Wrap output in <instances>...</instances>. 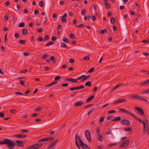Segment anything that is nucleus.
Listing matches in <instances>:
<instances>
[{"mask_svg":"<svg viewBox=\"0 0 149 149\" xmlns=\"http://www.w3.org/2000/svg\"><path fill=\"white\" fill-rule=\"evenodd\" d=\"M138 95H132L130 97L134 99H137Z\"/></svg>","mask_w":149,"mask_h":149,"instance_id":"obj_54","label":"nucleus"},{"mask_svg":"<svg viewBox=\"0 0 149 149\" xmlns=\"http://www.w3.org/2000/svg\"><path fill=\"white\" fill-rule=\"evenodd\" d=\"M130 142V140L127 139L124 141L120 146L121 148H125L128 145Z\"/></svg>","mask_w":149,"mask_h":149,"instance_id":"obj_10","label":"nucleus"},{"mask_svg":"<svg viewBox=\"0 0 149 149\" xmlns=\"http://www.w3.org/2000/svg\"><path fill=\"white\" fill-rule=\"evenodd\" d=\"M19 84L21 85L24 86L25 85L24 81H23L22 80H20V81Z\"/></svg>","mask_w":149,"mask_h":149,"instance_id":"obj_38","label":"nucleus"},{"mask_svg":"<svg viewBox=\"0 0 149 149\" xmlns=\"http://www.w3.org/2000/svg\"><path fill=\"white\" fill-rule=\"evenodd\" d=\"M61 76H57L55 77V78L54 79L55 80H59L61 78Z\"/></svg>","mask_w":149,"mask_h":149,"instance_id":"obj_57","label":"nucleus"},{"mask_svg":"<svg viewBox=\"0 0 149 149\" xmlns=\"http://www.w3.org/2000/svg\"><path fill=\"white\" fill-rule=\"evenodd\" d=\"M70 37L71 38L73 39L74 37V36L73 34L71 33L70 34Z\"/></svg>","mask_w":149,"mask_h":149,"instance_id":"obj_60","label":"nucleus"},{"mask_svg":"<svg viewBox=\"0 0 149 149\" xmlns=\"http://www.w3.org/2000/svg\"><path fill=\"white\" fill-rule=\"evenodd\" d=\"M94 95H92L90 97H89L86 100V102H88L90 101V100H92L94 97Z\"/></svg>","mask_w":149,"mask_h":149,"instance_id":"obj_23","label":"nucleus"},{"mask_svg":"<svg viewBox=\"0 0 149 149\" xmlns=\"http://www.w3.org/2000/svg\"><path fill=\"white\" fill-rule=\"evenodd\" d=\"M15 94H17L20 95H25L23 94L22 93L20 92H16L15 93Z\"/></svg>","mask_w":149,"mask_h":149,"instance_id":"obj_51","label":"nucleus"},{"mask_svg":"<svg viewBox=\"0 0 149 149\" xmlns=\"http://www.w3.org/2000/svg\"><path fill=\"white\" fill-rule=\"evenodd\" d=\"M137 120H138L140 123H142L143 124V134H145L147 132V135H149V127L148 124H147L148 121L147 120L143 121L140 118H138Z\"/></svg>","mask_w":149,"mask_h":149,"instance_id":"obj_2","label":"nucleus"},{"mask_svg":"<svg viewBox=\"0 0 149 149\" xmlns=\"http://www.w3.org/2000/svg\"><path fill=\"white\" fill-rule=\"evenodd\" d=\"M16 145H17L18 146L24 147V144L23 142L20 140H17L16 141Z\"/></svg>","mask_w":149,"mask_h":149,"instance_id":"obj_11","label":"nucleus"},{"mask_svg":"<svg viewBox=\"0 0 149 149\" xmlns=\"http://www.w3.org/2000/svg\"><path fill=\"white\" fill-rule=\"evenodd\" d=\"M78 140L80 142V145L81 147L84 149H90L88 145L84 143L82 140L81 139L80 136H79L78 137Z\"/></svg>","mask_w":149,"mask_h":149,"instance_id":"obj_3","label":"nucleus"},{"mask_svg":"<svg viewBox=\"0 0 149 149\" xmlns=\"http://www.w3.org/2000/svg\"><path fill=\"white\" fill-rule=\"evenodd\" d=\"M0 144L2 145H6L8 147L9 149H13L14 147L16 145L15 142L8 139H4L3 141H0Z\"/></svg>","mask_w":149,"mask_h":149,"instance_id":"obj_1","label":"nucleus"},{"mask_svg":"<svg viewBox=\"0 0 149 149\" xmlns=\"http://www.w3.org/2000/svg\"><path fill=\"white\" fill-rule=\"evenodd\" d=\"M97 138L98 140L100 142H102L103 140L102 136L100 134H97Z\"/></svg>","mask_w":149,"mask_h":149,"instance_id":"obj_18","label":"nucleus"},{"mask_svg":"<svg viewBox=\"0 0 149 149\" xmlns=\"http://www.w3.org/2000/svg\"><path fill=\"white\" fill-rule=\"evenodd\" d=\"M47 139H46V138H43V139H39V142H42V141H47Z\"/></svg>","mask_w":149,"mask_h":149,"instance_id":"obj_36","label":"nucleus"},{"mask_svg":"<svg viewBox=\"0 0 149 149\" xmlns=\"http://www.w3.org/2000/svg\"><path fill=\"white\" fill-rule=\"evenodd\" d=\"M22 135H22L21 134H17L15 135L14 136L15 137L17 138L20 139L22 138Z\"/></svg>","mask_w":149,"mask_h":149,"instance_id":"obj_22","label":"nucleus"},{"mask_svg":"<svg viewBox=\"0 0 149 149\" xmlns=\"http://www.w3.org/2000/svg\"><path fill=\"white\" fill-rule=\"evenodd\" d=\"M45 138H46V139H47V141L48 140L53 141L54 139L53 137H46Z\"/></svg>","mask_w":149,"mask_h":149,"instance_id":"obj_42","label":"nucleus"},{"mask_svg":"<svg viewBox=\"0 0 149 149\" xmlns=\"http://www.w3.org/2000/svg\"><path fill=\"white\" fill-rule=\"evenodd\" d=\"M17 111L15 109H12L10 110V112L12 113H16Z\"/></svg>","mask_w":149,"mask_h":149,"instance_id":"obj_53","label":"nucleus"},{"mask_svg":"<svg viewBox=\"0 0 149 149\" xmlns=\"http://www.w3.org/2000/svg\"><path fill=\"white\" fill-rule=\"evenodd\" d=\"M42 109V108L41 107H39L36 108L35 110L36 111H38L40 110H41Z\"/></svg>","mask_w":149,"mask_h":149,"instance_id":"obj_61","label":"nucleus"},{"mask_svg":"<svg viewBox=\"0 0 149 149\" xmlns=\"http://www.w3.org/2000/svg\"><path fill=\"white\" fill-rule=\"evenodd\" d=\"M86 12V9H84L81 11V13L82 15H84Z\"/></svg>","mask_w":149,"mask_h":149,"instance_id":"obj_49","label":"nucleus"},{"mask_svg":"<svg viewBox=\"0 0 149 149\" xmlns=\"http://www.w3.org/2000/svg\"><path fill=\"white\" fill-rule=\"evenodd\" d=\"M140 85L141 86H144L146 85H148L147 82L146 80L144 81L143 82H141L140 84Z\"/></svg>","mask_w":149,"mask_h":149,"instance_id":"obj_20","label":"nucleus"},{"mask_svg":"<svg viewBox=\"0 0 149 149\" xmlns=\"http://www.w3.org/2000/svg\"><path fill=\"white\" fill-rule=\"evenodd\" d=\"M121 118L120 117V116H118V117H116L113 119H112V121H118V120H121Z\"/></svg>","mask_w":149,"mask_h":149,"instance_id":"obj_24","label":"nucleus"},{"mask_svg":"<svg viewBox=\"0 0 149 149\" xmlns=\"http://www.w3.org/2000/svg\"><path fill=\"white\" fill-rule=\"evenodd\" d=\"M104 117L102 116L100 118V120H99V123L102 122L104 121Z\"/></svg>","mask_w":149,"mask_h":149,"instance_id":"obj_37","label":"nucleus"},{"mask_svg":"<svg viewBox=\"0 0 149 149\" xmlns=\"http://www.w3.org/2000/svg\"><path fill=\"white\" fill-rule=\"evenodd\" d=\"M113 116H108L107 117V120H110L111 119H113Z\"/></svg>","mask_w":149,"mask_h":149,"instance_id":"obj_46","label":"nucleus"},{"mask_svg":"<svg viewBox=\"0 0 149 149\" xmlns=\"http://www.w3.org/2000/svg\"><path fill=\"white\" fill-rule=\"evenodd\" d=\"M107 30L106 29H104L103 30H100V34H103L104 33L107 32Z\"/></svg>","mask_w":149,"mask_h":149,"instance_id":"obj_34","label":"nucleus"},{"mask_svg":"<svg viewBox=\"0 0 149 149\" xmlns=\"http://www.w3.org/2000/svg\"><path fill=\"white\" fill-rule=\"evenodd\" d=\"M86 75L85 74H84L79 77L77 78V80H79L85 77H86Z\"/></svg>","mask_w":149,"mask_h":149,"instance_id":"obj_44","label":"nucleus"},{"mask_svg":"<svg viewBox=\"0 0 149 149\" xmlns=\"http://www.w3.org/2000/svg\"><path fill=\"white\" fill-rule=\"evenodd\" d=\"M123 83H120V84H119L118 85H116L114 87V88H113V89L112 90V91H113V90H115V89H116V88H118V87H119V86H122V85H123Z\"/></svg>","mask_w":149,"mask_h":149,"instance_id":"obj_25","label":"nucleus"},{"mask_svg":"<svg viewBox=\"0 0 149 149\" xmlns=\"http://www.w3.org/2000/svg\"><path fill=\"white\" fill-rule=\"evenodd\" d=\"M96 132L97 133V134H100V128L99 127H98L97 129Z\"/></svg>","mask_w":149,"mask_h":149,"instance_id":"obj_59","label":"nucleus"},{"mask_svg":"<svg viewBox=\"0 0 149 149\" xmlns=\"http://www.w3.org/2000/svg\"><path fill=\"white\" fill-rule=\"evenodd\" d=\"M127 101V100L125 99H119L117 101H114L113 102L115 104L120 103L123 102H126Z\"/></svg>","mask_w":149,"mask_h":149,"instance_id":"obj_12","label":"nucleus"},{"mask_svg":"<svg viewBox=\"0 0 149 149\" xmlns=\"http://www.w3.org/2000/svg\"><path fill=\"white\" fill-rule=\"evenodd\" d=\"M25 24L24 22L20 23L18 24V26L19 27H24L25 26Z\"/></svg>","mask_w":149,"mask_h":149,"instance_id":"obj_30","label":"nucleus"},{"mask_svg":"<svg viewBox=\"0 0 149 149\" xmlns=\"http://www.w3.org/2000/svg\"><path fill=\"white\" fill-rule=\"evenodd\" d=\"M84 103L82 102H78L75 103L74 106L76 107L78 106H80L82 105Z\"/></svg>","mask_w":149,"mask_h":149,"instance_id":"obj_19","label":"nucleus"},{"mask_svg":"<svg viewBox=\"0 0 149 149\" xmlns=\"http://www.w3.org/2000/svg\"><path fill=\"white\" fill-rule=\"evenodd\" d=\"M95 68H91L90 69H89L87 72V73H90L92 72L94 70Z\"/></svg>","mask_w":149,"mask_h":149,"instance_id":"obj_35","label":"nucleus"},{"mask_svg":"<svg viewBox=\"0 0 149 149\" xmlns=\"http://www.w3.org/2000/svg\"><path fill=\"white\" fill-rule=\"evenodd\" d=\"M54 44V42H52V41H50L47 44H46L45 45V46L46 47H47V46L51 45Z\"/></svg>","mask_w":149,"mask_h":149,"instance_id":"obj_32","label":"nucleus"},{"mask_svg":"<svg viewBox=\"0 0 149 149\" xmlns=\"http://www.w3.org/2000/svg\"><path fill=\"white\" fill-rule=\"evenodd\" d=\"M54 146H52L51 145H50L48 147L47 149H54Z\"/></svg>","mask_w":149,"mask_h":149,"instance_id":"obj_62","label":"nucleus"},{"mask_svg":"<svg viewBox=\"0 0 149 149\" xmlns=\"http://www.w3.org/2000/svg\"><path fill=\"white\" fill-rule=\"evenodd\" d=\"M39 6L40 7H43V5H44L43 2L42 1H40L39 2Z\"/></svg>","mask_w":149,"mask_h":149,"instance_id":"obj_40","label":"nucleus"},{"mask_svg":"<svg viewBox=\"0 0 149 149\" xmlns=\"http://www.w3.org/2000/svg\"><path fill=\"white\" fill-rule=\"evenodd\" d=\"M135 109L139 111V114L141 115H143L144 114V112L142 109H140L138 107H135Z\"/></svg>","mask_w":149,"mask_h":149,"instance_id":"obj_15","label":"nucleus"},{"mask_svg":"<svg viewBox=\"0 0 149 149\" xmlns=\"http://www.w3.org/2000/svg\"><path fill=\"white\" fill-rule=\"evenodd\" d=\"M7 34L6 33L5 34V37H4V43L6 45V42L7 40Z\"/></svg>","mask_w":149,"mask_h":149,"instance_id":"obj_41","label":"nucleus"},{"mask_svg":"<svg viewBox=\"0 0 149 149\" xmlns=\"http://www.w3.org/2000/svg\"><path fill=\"white\" fill-rule=\"evenodd\" d=\"M142 42L143 43H149V39L148 40H144L142 41Z\"/></svg>","mask_w":149,"mask_h":149,"instance_id":"obj_52","label":"nucleus"},{"mask_svg":"<svg viewBox=\"0 0 149 149\" xmlns=\"http://www.w3.org/2000/svg\"><path fill=\"white\" fill-rule=\"evenodd\" d=\"M42 143H37L29 147L27 149H37L42 146Z\"/></svg>","mask_w":149,"mask_h":149,"instance_id":"obj_5","label":"nucleus"},{"mask_svg":"<svg viewBox=\"0 0 149 149\" xmlns=\"http://www.w3.org/2000/svg\"><path fill=\"white\" fill-rule=\"evenodd\" d=\"M42 143H37L29 147L27 149H37L42 146Z\"/></svg>","mask_w":149,"mask_h":149,"instance_id":"obj_4","label":"nucleus"},{"mask_svg":"<svg viewBox=\"0 0 149 149\" xmlns=\"http://www.w3.org/2000/svg\"><path fill=\"white\" fill-rule=\"evenodd\" d=\"M66 80L67 81H70L72 83H76L77 82V79H74L72 78H70L66 79Z\"/></svg>","mask_w":149,"mask_h":149,"instance_id":"obj_17","label":"nucleus"},{"mask_svg":"<svg viewBox=\"0 0 149 149\" xmlns=\"http://www.w3.org/2000/svg\"><path fill=\"white\" fill-rule=\"evenodd\" d=\"M61 46L63 47H67V46L66 45V44L65 43H62L61 44Z\"/></svg>","mask_w":149,"mask_h":149,"instance_id":"obj_50","label":"nucleus"},{"mask_svg":"<svg viewBox=\"0 0 149 149\" xmlns=\"http://www.w3.org/2000/svg\"><path fill=\"white\" fill-rule=\"evenodd\" d=\"M113 134L115 137L118 138L119 137L120 132L119 131L114 130L113 131Z\"/></svg>","mask_w":149,"mask_h":149,"instance_id":"obj_16","label":"nucleus"},{"mask_svg":"<svg viewBox=\"0 0 149 149\" xmlns=\"http://www.w3.org/2000/svg\"><path fill=\"white\" fill-rule=\"evenodd\" d=\"M84 59L85 60L88 61L90 59V58L89 56H87L84 57Z\"/></svg>","mask_w":149,"mask_h":149,"instance_id":"obj_64","label":"nucleus"},{"mask_svg":"<svg viewBox=\"0 0 149 149\" xmlns=\"http://www.w3.org/2000/svg\"><path fill=\"white\" fill-rule=\"evenodd\" d=\"M118 110L119 111H122L123 113H124L126 111V110H125L124 109H123L122 108H119L118 109Z\"/></svg>","mask_w":149,"mask_h":149,"instance_id":"obj_48","label":"nucleus"},{"mask_svg":"<svg viewBox=\"0 0 149 149\" xmlns=\"http://www.w3.org/2000/svg\"><path fill=\"white\" fill-rule=\"evenodd\" d=\"M90 77V75H88L86 77H85L82 80V81L83 82L84 80H85L89 78Z\"/></svg>","mask_w":149,"mask_h":149,"instance_id":"obj_43","label":"nucleus"},{"mask_svg":"<svg viewBox=\"0 0 149 149\" xmlns=\"http://www.w3.org/2000/svg\"><path fill=\"white\" fill-rule=\"evenodd\" d=\"M85 136L87 140L89 142L91 141V133L89 130H86L85 132Z\"/></svg>","mask_w":149,"mask_h":149,"instance_id":"obj_8","label":"nucleus"},{"mask_svg":"<svg viewBox=\"0 0 149 149\" xmlns=\"http://www.w3.org/2000/svg\"><path fill=\"white\" fill-rule=\"evenodd\" d=\"M104 5L106 6L107 9H109L110 8V5L108 3H105Z\"/></svg>","mask_w":149,"mask_h":149,"instance_id":"obj_63","label":"nucleus"},{"mask_svg":"<svg viewBox=\"0 0 149 149\" xmlns=\"http://www.w3.org/2000/svg\"><path fill=\"white\" fill-rule=\"evenodd\" d=\"M27 71V70L26 69H24L20 71V73H25Z\"/></svg>","mask_w":149,"mask_h":149,"instance_id":"obj_58","label":"nucleus"},{"mask_svg":"<svg viewBox=\"0 0 149 149\" xmlns=\"http://www.w3.org/2000/svg\"><path fill=\"white\" fill-rule=\"evenodd\" d=\"M91 81H88L86 82L85 84V86H91Z\"/></svg>","mask_w":149,"mask_h":149,"instance_id":"obj_29","label":"nucleus"},{"mask_svg":"<svg viewBox=\"0 0 149 149\" xmlns=\"http://www.w3.org/2000/svg\"><path fill=\"white\" fill-rule=\"evenodd\" d=\"M95 108L94 107L91 110L89 111L88 113V116H89L90 114H91L94 111H95Z\"/></svg>","mask_w":149,"mask_h":149,"instance_id":"obj_28","label":"nucleus"},{"mask_svg":"<svg viewBox=\"0 0 149 149\" xmlns=\"http://www.w3.org/2000/svg\"><path fill=\"white\" fill-rule=\"evenodd\" d=\"M111 22L112 23H114L115 21V19L113 17H112L111 19Z\"/></svg>","mask_w":149,"mask_h":149,"instance_id":"obj_55","label":"nucleus"},{"mask_svg":"<svg viewBox=\"0 0 149 149\" xmlns=\"http://www.w3.org/2000/svg\"><path fill=\"white\" fill-rule=\"evenodd\" d=\"M42 143H37L29 147L27 149H37L42 146Z\"/></svg>","mask_w":149,"mask_h":149,"instance_id":"obj_7","label":"nucleus"},{"mask_svg":"<svg viewBox=\"0 0 149 149\" xmlns=\"http://www.w3.org/2000/svg\"><path fill=\"white\" fill-rule=\"evenodd\" d=\"M37 40L39 41H42L43 40V39L42 37H40L37 39Z\"/></svg>","mask_w":149,"mask_h":149,"instance_id":"obj_56","label":"nucleus"},{"mask_svg":"<svg viewBox=\"0 0 149 149\" xmlns=\"http://www.w3.org/2000/svg\"><path fill=\"white\" fill-rule=\"evenodd\" d=\"M58 139H55L50 145L55 147V145L58 142Z\"/></svg>","mask_w":149,"mask_h":149,"instance_id":"obj_21","label":"nucleus"},{"mask_svg":"<svg viewBox=\"0 0 149 149\" xmlns=\"http://www.w3.org/2000/svg\"><path fill=\"white\" fill-rule=\"evenodd\" d=\"M79 136L78 135V134H76L75 135V144L77 146L78 148L79 149H80L79 145L78 143V137Z\"/></svg>","mask_w":149,"mask_h":149,"instance_id":"obj_13","label":"nucleus"},{"mask_svg":"<svg viewBox=\"0 0 149 149\" xmlns=\"http://www.w3.org/2000/svg\"><path fill=\"white\" fill-rule=\"evenodd\" d=\"M121 123L123 125H126L127 126H130V121L125 119H122Z\"/></svg>","mask_w":149,"mask_h":149,"instance_id":"obj_9","label":"nucleus"},{"mask_svg":"<svg viewBox=\"0 0 149 149\" xmlns=\"http://www.w3.org/2000/svg\"><path fill=\"white\" fill-rule=\"evenodd\" d=\"M42 143H37L29 147L27 149H37L42 146Z\"/></svg>","mask_w":149,"mask_h":149,"instance_id":"obj_6","label":"nucleus"},{"mask_svg":"<svg viewBox=\"0 0 149 149\" xmlns=\"http://www.w3.org/2000/svg\"><path fill=\"white\" fill-rule=\"evenodd\" d=\"M22 34L24 35H26L27 33V31L26 29H24L22 30Z\"/></svg>","mask_w":149,"mask_h":149,"instance_id":"obj_31","label":"nucleus"},{"mask_svg":"<svg viewBox=\"0 0 149 149\" xmlns=\"http://www.w3.org/2000/svg\"><path fill=\"white\" fill-rule=\"evenodd\" d=\"M21 131L22 133H23L24 132H27V133H29V131L28 130H23L22 129L21 130Z\"/></svg>","mask_w":149,"mask_h":149,"instance_id":"obj_39","label":"nucleus"},{"mask_svg":"<svg viewBox=\"0 0 149 149\" xmlns=\"http://www.w3.org/2000/svg\"><path fill=\"white\" fill-rule=\"evenodd\" d=\"M124 130L125 131L130 132L132 130V129L130 127L124 128Z\"/></svg>","mask_w":149,"mask_h":149,"instance_id":"obj_27","label":"nucleus"},{"mask_svg":"<svg viewBox=\"0 0 149 149\" xmlns=\"http://www.w3.org/2000/svg\"><path fill=\"white\" fill-rule=\"evenodd\" d=\"M19 42L21 44H24L26 43V41L24 40H19Z\"/></svg>","mask_w":149,"mask_h":149,"instance_id":"obj_45","label":"nucleus"},{"mask_svg":"<svg viewBox=\"0 0 149 149\" xmlns=\"http://www.w3.org/2000/svg\"><path fill=\"white\" fill-rule=\"evenodd\" d=\"M63 41L64 42H67L69 43V40L67 38H64L62 39Z\"/></svg>","mask_w":149,"mask_h":149,"instance_id":"obj_33","label":"nucleus"},{"mask_svg":"<svg viewBox=\"0 0 149 149\" xmlns=\"http://www.w3.org/2000/svg\"><path fill=\"white\" fill-rule=\"evenodd\" d=\"M116 112V111L114 110H111L109 111L108 113V114H111L112 113H113Z\"/></svg>","mask_w":149,"mask_h":149,"instance_id":"obj_47","label":"nucleus"},{"mask_svg":"<svg viewBox=\"0 0 149 149\" xmlns=\"http://www.w3.org/2000/svg\"><path fill=\"white\" fill-rule=\"evenodd\" d=\"M149 94V89H148L147 90L144 91L143 92H142L141 94Z\"/></svg>","mask_w":149,"mask_h":149,"instance_id":"obj_26","label":"nucleus"},{"mask_svg":"<svg viewBox=\"0 0 149 149\" xmlns=\"http://www.w3.org/2000/svg\"><path fill=\"white\" fill-rule=\"evenodd\" d=\"M125 113L126 114H130L131 116H132L136 120H137L138 118L137 117H136V116H135L132 113H131V112L128 111L126 110Z\"/></svg>","mask_w":149,"mask_h":149,"instance_id":"obj_14","label":"nucleus"}]
</instances>
